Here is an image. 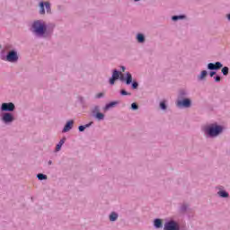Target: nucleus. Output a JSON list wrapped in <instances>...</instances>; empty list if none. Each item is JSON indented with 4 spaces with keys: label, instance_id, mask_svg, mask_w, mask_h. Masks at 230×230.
<instances>
[{
    "label": "nucleus",
    "instance_id": "4",
    "mask_svg": "<svg viewBox=\"0 0 230 230\" xmlns=\"http://www.w3.org/2000/svg\"><path fill=\"white\" fill-rule=\"evenodd\" d=\"M44 5L46 7L47 13H51V5L49 4V2H40V13L41 15H44L46 13V11L44 10Z\"/></svg>",
    "mask_w": 230,
    "mask_h": 230
},
{
    "label": "nucleus",
    "instance_id": "21",
    "mask_svg": "<svg viewBox=\"0 0 230 230\" xmlns=\"http://www.w3.org/2000/svg\"><path fill=\"white\" fill-rule=\"evenodd\" d=\"M114 105H116V102H110L109 104H107L105 106V110L106 111H109V109H111V107H114Z\"/></svg>",
    "mask_w": 230,
    "mask_h": 230
},
{
    "label": "nucleus",
    "instance_id": "23",
    "mask_svg": "<svg viewBox=\"0 0 230 230\" xmlns=\"http://www.w3.org/2000/svg\"><path fill=\"white\" fill-rule=\"evenodd\" d=\"M179 19H184V16L180 15V16H172V21H179Z\"/></svg>",
    "mask_w": 230,
    "mask_h": 230
},
{
    "label": "nucleus",
    "instance_id": "11",
    "mask_svg": "<svg viewBox=\"0 0 230 230\" xmlns=\"http://www.w3.org/2000/svg\"><path fill=\"white\" fill-rule=\"evenodd\" d=\"M74 123L75 122L73 120L67 121L63 128V132H69V130H71V128H73Z\"/></svg>",
    "mask_w": 230,
    "mask_h": 230
},
{
    "label": "nucleus",
    "instance_id": "22",
    "mask_svg": "<svg viewBox=\"0 0 230 230\" xmlns=\"http://www.w3.org/2000/svg\"><path fill=\"white\" fill-rule=\"evenodd\" d=\"M95 118H97V119H103V118H105V115H103V113L97 112Z\"/></svg>",
    "mask_w": 230,
    "mask_h": 230
},
{
    "label": "nucleus",
    "instance_id": "17",
    "mask_svg": "<svg viewBox=\"0 0 230 230\" xmlns=\"http://www.w3.org/2000/svg\"><path fill=\"white\" fill-rule=\"evenodd\" d=\"M37 177H38V179H39L40 181H46V179H48V176H47L46 174H42V173H39V174L37 175Z\"/></svg>",
    "mask_w": 230,
    "mask_h": 230
},
{
    "label": "nucleus",
    "instance_id": "28",
    "mask_svg": "<svg viewBox=\"0 0 230 230\" xmlns=\"http://www.w3.org/2000/svg\"><path fill=\"white\" fill-rule=\"evenodd\" d=\"M137 85H138L137 83L135 82V83L132 84V88L133 89H137Z\"/></svg>",
    "mask_w": 230,
    "mask_h": 230
},
{
    "label": "nucleus",
    "instance_id": "1",
    "mask_svg": "<svg viewBox=\"0 0 230 230\" xmlns=\"http://www.w3.org/2000/svg\"><path fill=\"white\" fill-rule=\"evenodd\" d=\"M207 132L208 134V136H210L211 137H215L217 136H218V134H220V132H222V127L218 126V125H211L208 128H207Z\"/></svg>",
    "mask_w": 230,
    "mask_h": 230
},
{
    "label": "nucleus",
    "instance_id": "18",
    "mask_svg": "<svg viewBox=\"0 0 230 230\" xmlns=\"http://www.w3.org/2000/svg\"><path fill=\"white\" fill-rule=\"evenodd\" d=\"M219 197L226 198L229 197V194L224 190H219L218 192Z\"/></svg>",
    "mask_w": 230,
    "mask_h": 230
},
{
    "label": "nucleus",
    "instance_id": "9",
    "mask_svg": "<svg viewBox=\"0 0 230 230\" xmlns=\"http://www.w3.org/2000/svg\"><path fill=\"white\" fill-rule=\"evenodd\" d=\"M177 105H178L179 107H186V108H188V107H190V105H191V101H190V99H184V100H182V101H179V102H177Z\"/></svg>",
    "mask_w": 230,
    "mask_h": 230
},
{
    "label": "nucleus",
    "instance_id": "7",
    "mask_svg": "<svg viewBox=\"0 0 230 230\" xmlns=\"http://www.w3.org/2000/svg\"><path fill=\"white\" fill-rule=\"evenodd\" d=\"M164 230H179V227L177 226V223L174 221H169L164 224Z\"/></svg>",
    "mask_w": 230,
    "mask_h": 230
},
{
    "label": "nucleus",
    "instance_id": "29",
    "mask_svg": "<svg viewBox=\"0 0 230 230\" xmlns=\"http://www.w3.org/2000/svg\"><path fill=\"white\" fill-rule=\"evenodd\" d=\"M64 143H66V138H63L59 141V144L62 146L64 145Z\"/></svg>",
    "mask_w": 230,
    "mask_h": 230
},
{
    "label": "nucleus",
    "instance_id": "12",
    "mask_svg": "<svg viewBox=\"0 0 230 230\" xmlns=\"http://www.w3.org/2000/svg\"><path fill=\"white\" fill-rule=\"evenodd\" d=\"M127 85H130L132 84V75L130 73H127V79H126Z\"/></svg>",
    "mask_w": 230,
    "mask_h": 230
},
{
    "label": "nucleus",
    "instance_id": "26",
    "mask_svg": "<svg viewBox=\"0 0 230 230\" xmlns=\"http://www.w3.org/2000/svg\"><path fill=\"white\" fill-rule=\"evenodd\" d=\"M120 93H121L123 96H128V94H130V93H127V91H125V90H121Z\"/></svg>",
    "mask_w": 230,
    "mask_h": 230
},
{
    "label": "nucleus",
    "instance_id": "15",
    "mask_svg": "<svg viewBox=\"0 0 230 230\" xmlns=\"http://www.w3.org/2000/svg\"><path fill=\"white\" fill-rule=\"evenodd\" d=\"M155 227H157L159 229V227H163V221H161V219H155Z\"/></svg>",
    "mask_w": 230,
    "mask_h": 230
},
{
    "label": "nucleus",
    "instance_id": "20",
    "mask_svg": "<svg viewBox=\"0 0 230 230\" xmlns=\"http://www.w3.org/2000/svg\"><path fill=\"white\" fill-rule=\"evenodd\" d=\"M221 71L225 76H226V75H229V67L227 66H224Z\"/></svg>",
    "mask_w": 230,
    "mask_h": 230
},
{
    "label": "nucleus",
    "instance_id": "19",
    "mask_svg": "<svg viewBox=\"0 0 230 230\" xmlns=\"http://www.w3.org/2000/svg\"><path fill=\"white\" fill-rule=\"evenodd\" d=\"M137 39L138 42H145V36L143 34H137Z\"/></svg>",
    "mask_w": 230,
    "mask_h": 230
},
{
    "label": "nucleus",
    "instance_id": "8",
    "mask_svg": "<svg viewBox=\"0 0 230 230\" xmlns=\"http://www.w3.org/2000/svg\"><path fill=\"white\" fill-rule=\"evenodd\" d=\"M222 67H224V65H222V63L220 62H216L215 64L214 63H209L208 65V69H209L210 71H213V70H218V69H222Z\"/></svg>",
    "mask_w": 230,
    "mask_h": 230
},
{
    "label": "nucleus",
    "instance_id": "27",
    "mask_svg": "<svg viewBox=\"0 0 230 230\" xmlns=\"http://www.w3.org/2000/svg\"><path fill=\"white\" fill-rule=\"evenodd\" d=\"M160 107L163 109V111L166 110V104L164 102H161Z\"/></svg>",
    "mask_w": 230,
    "mask_h": 230
},
{
    "label": "nucleus",
    "instance_id": "24",
    "mask_svg": "<svg viewBox=\"0 0 230 230\" xmlns=\"http://www.w3.org/2000/svg\"><path fill=\"white\" fill-rule=\"evenodd\" d=\"M62 148V144L58 143L56 146V152L60 151V149Z\"/></svg>",
    "mask_w": 230,
    "mask_h": 230
},
{
    "label": "nucleus",
    "instance_id": "33",
    "mask_svg": "<svg viewBox=\"0 0 230 230\" xmlns=\"http://www.w3.org/2000/svg\"><path fill=\"white\" fill-rule=\"evenodd\" d=\"M98 111H100V108H98V106H96L93 110V112H98Z\"/></svg>",
    "mask_w": 230,
    "mask_h": 230
},
{
    "label": "nucleus",
    "instance_id": "3",
    "mask_svg": "<svg viewBox=\"0 0 230 230\" xmlns=\"http://www.w3.org/2000/svg\"><path fill=\"white\" fill-rule=\"evenodd\" d=\"M119 78L121 82H125V76H123V74L118 70H113L112 76L110 79L111 85H114L116 80H119Z\"/></svg>",
    "mask_w": 230,
    "mask_h": 230
},
{
    "label": "nucleus",
    "instance_id": "16",
    "mask_svg": "<svg viewBox=\"0 0 230 230\" xmlns=\"http://www.w3.org/2000/svg\"><path fill=\"white\" fill-rule=\"evenodd\" d=\"M206 76H208V71H206V70L201 71V74L199 75V80H204V78H206Z\"/></svg>",
    "mask_w": 230,
    "mask_h": 230
},
{
    "label": "nucleus",
    "instance_id": "14",
    "mask_svg": "<svg viewBox=\"0 0 230 230\" xmlns=\"http://www.w3.org/2000/svg\"><path fill=\"white\" fill-rule=\"evenodd\" d=\"M91 125H93V122H90L89 124H86L84 126H79V132H84V130L91 127Z\"/></svg>",
    "mask_w": 230,
    "mask_h": 230
},
{
    "label": "nucleus",
    "instance_id": "35",
    "mask_svg": "<svg viewBox=\"0 0 230 230\" xmlns=\"http://www.w3.org/2000/svg\"><path fill=\"white\" fill-rule=\"evenodd\" d=\"M135 1H139V0H135Z\"/></svg>",
    "mask_w": 230,
    "mask_h": 230
},
{
    "label": "nucleus",
    "instance_id": "6",
    "mask_svg": "<svg viewBox=\"0 0 230 230\" xmlns=\"http://www.w3.org/2000/svg\"><path fill=\"white\" fill-rule=\"evenodd\" d=\"M7 62H17L19 60V57L17 56V52L14 50L10 51L6 56Z\"/></svg>",
    "mask_w": 230,
    "mask_h": 230
},
{
    "label": "nucleus",
    "instance_id": "31",
    "mask_svg": "<svg viewBox=\"0 0 230 230\" xmlns=\"http://www.w3.org/2000/svg\"><path fill=\"white\" fill-rule=\"evenodd\" d=\"M103 96V93H100L96 95V98H102Z\"/></svg>",
    "mask_w": 230,
    "mask_h": 230
},
{
    "label": "nucleus",
    "instance_id": "5",
    "mask_svg": "<svg viewBox=\"0 0 230 230\" xmlns=\"http://www.w3.org/2000/svg\"><path fill=\"white\" fill-rule=\"evenodd\" d=\"M1 109L4 111L13 112V111H15V105L13 102H4Z\"/></svg>",
    "mask_w": 230,
    "mask_h": 230
},
{
    "label": "nucleus",
    "instance_id": "25",
    "mask_svg": "<svg viewBox=\"0 0 230 230\" xmlns=\"http://www.w3.org/2000/svg\"><path fill=\"white\" fill-rule=\"evenodd\" d=\"M131 109H133V111L137 110V104L136 102H133V103L131 104Z\"/></svg>",
    "mask_w": 230,
    "mask_h": 230
},
{
    "label": "nucleus",
    "instance_id": "32",
    "mask_svg": "<svg viewBox=\"0 0 230 230\" xmlns=\"http://www.w3.org/2000/svg\"><path fill=\"white\" fill-rule=\"evenodd\" d=\"M215 80H216V82H220V76H218V75L216 76V77H215Z\"/></svg>",
    "mask_w": 230,
    "mask_h": 230
},
{
    "label": "nucleus",
    "instance_id": "34",
    "mask_svg": "<svg viewBox=\"0 0 230 230\" xmlns=\"http://www.w3.org/2000/svg\"><path fill=\"white\" fill-rule=\"evenodd\" d=\"M123 72H125V66H121Z\"/></svg>",
    "mask_w": 230,
    "mask_h": 230
},
{
    "label": "nucleus",
    "instance_id": "10",
    "mask_svg": "<svg viewBox=\"0 0 230 230\" xmlns=\"http://www.w3.org/2000/svg\"><path fill=\"white\" fill-rule=\"evenodd\" d=\"M3 121H4V123H12V121H13V115H12V113H4L3 115Z\"/></svg>",
    "mask_w": 230,
    "mask_h": 230
},
{
    "label": "nucleus",
    "instance_id": "13",
    "mask_svg": "<svg viewBox=\"0 0 230 230\" xmlns=\"http://www.w3.org/2000/svg\"><path fill=\"white\" fill-rule=\"evenodd\" d=\"M110 220L111 222H116L118 220V214L116 212H113L110 215Z\"/></svg>",
    "mask_w": 230,
    "mask_h": 230
},
{
    "label": "nucleus",
    "instance_id": "30",
    "mask_svg": "<svg viewBox=\"0 0 230 230\" xmlns=\"http://www.w3.org/2000/svg\"><path fill=\"white\" fill-rule=\"evenodd\" d=\"M209 75H210L211 78H213V76H215V75H217V72H213V71H212V72H210Z\"/></svg>",
    "mask_w": 230,
    "mask_h": 230
},
{
    "label": "nucleus",
    "instance_id": "2",
    "mask_svg": "<svg viewBox=\"0 0 230 230\" xmlns=\"http://www.w3.org/2000/svg\"><path fill=\"white\" fill-rule=\"evenodd\" d=\"M32 28L37 35H44V32L46 31V25H44V23L40 22V21L35 22L32 25Z\"/></svg>",
    "mask_w": 230,
    "mask_h": 230
}]
</instances>
